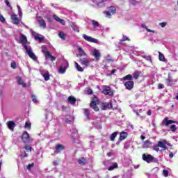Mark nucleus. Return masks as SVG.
<instances>
[{"mask_svg":"<svg viewBox=\"0 0 178 178\" xmlns=\"http://www.w3.org/2000/svg\"><path fill=\"white\" fill-rule=\"evenodd\" d=\"M142 159L147 162V163H151V162H154L155 163H158V159L154 157L151 154H143Z\"/></svg>","mask_w":178,"mask_h":178,"instance_id":"nucleus-1","label":"nucleus"},{"mask_svg":"<svg viewBox=\"0 0 178 178\" xmlns=\"http://www.w3.org/2000/svg\"><path fill=\"white\" fill-rule=\"evenodd\" d=\"M25 51L29 55V58H31V59H32L35 62H37L38 60L37 56H35L34 52H33V49H31V46H25Z\"/></svg>","mask_w":178,"mask_h":178,"instance_id":"nucleus-2","label":"nucleus"},{"mask_svg":"<svg viewBox=\"0 0 178 178\" xmlns=\"http://www.w3.org/2000/svg\"><path fill=\"white\" fill-rule=\"evenodd\" d=\"M103 94L104 95H108V97H113V90L111 88V87L108 86H104L103 87V90H102Z\"/></svg>","mask_w":178,"mask_h":178,"instance_id":"nucleus-3","label":"nucleus"},{"mask_svg":"<svg viewBox=\"0 0 178 178\" xmlns=\"http://www.w3.org/2000/svg\"><path fill=\"white\" fill-rule=\"evenodd\" d=\"M116 13V8L115 6H110L108 8V10L105 12V15L106 17H108V19H111L113 15H115Z\"/></svg>","mask_w":178,"mask_h":178,"instance_id":"nucleus-4","label":"nucleus"},{"mask_svg":"<svg viewBox=\"0 0 178 178\" xmlns=\"http://www.w3.org/2000/svg\"><path fill=\"white\" fill-rule=\"evenodd\" d=\"M97 101H98V98H97V97H92V102L90 104V108H92V109H94L95 112H98V111H99V108L97 106Z\"/></svg>","mask_w":178,"mask_h":178,"instance_id":"nucleus-5","label":"nucleus"},{"mask_svg":"<svg viewBox=\"0 0 178 178\" xmlns=\"http://www.w3.org/2000/svg\"><path fill=\"white\" fill-rule=\"evenodd\" d=\"M82 37L83 39H85L86 41H88V42H93L94 44H98V42H99V40H98V39H95L86 34L82 35Z\"/></svg>","mask_w":178,"mask_h":178,"instance_id":"nucleus-6","label":"nucleus"},{"mask_svg":"<svg viewBox=\"0 0 178 178\" xmlns=\"http://www.w3.org/2000/svg\"><path fill=\"white\" fill-rule=\"evenodd\" d=\"M67 67H69V63L65 60L59 68V73H60V74H65L66 72V69H67Z\"/></svg>","mask_w":178,"mask_h":178,"instance_id":"nucleus-7","label":"nucleus"},{"mask_svg":"<svg viewBox=\"0 0 178 178\" xmlns=\"http://www.w3.org/2000/svg\"><path fill=\"white\" fill-rule=\"evenodd\" d=\"M112 108H113V105L112 104V102H110L109 103L104 102V103H102L101 104L102 111H106L108 109H112Z\"/></svg>","mask_w":178,"mask_h":178,"instance_id":"nucleus-8","label":"nucleus"},{"mask_svg":"<svg viewBox=\"0 0 178 178\" xmlns=\"http://www.w3.org/2000/svg\"><path fill=\"white\" fill-rule=\"evenodd\" d=\"M158 145L160 147V148L163 149L160 150L161 152H162V151H165V149H168V145H169V143H168V141H166V140H163L159 141Z\"/></svg>","mask_w":178,"mask_h":178,"instance_id":"nucleus-9","label":"nucleus"},{"mask_svg":"<svg viewBox=\"0 0 178 178\" xmlns=\"http://www.w3.org/2000/svg\"><path fill=\"white\" fill-rule=\"evenodd\" d=\"M31 33L32 35H34L35 40H38V41H40V42H42V40H44V36H42V35H40V34L35 33L32 29H31Z\"/></svg>","mask_w":178,"mask_h":178,"instance_id":"nucleus-10","label":"nucleus"},{"mask_svg":"<svg viewBox=\"0 0 178 178\" xmlns=\"http://www.w3.org/2000/svg\"><path fill=\"white\" fill-rule=\"evenodd\" d=\"M40 74L42 76V77H44V79L45 80V81H48V80H49V72H48V70H40Z\"/></svg>","mask_w":178,"mask_h":178,"instance_id":"nucleus-11","label":"nucleus"},{"mask_svg":"<svg viewBox=\"0 0 178 178\" xmlns=\"http://www.w3.org/2000/svg\"><path fill=\"white\" fill-rule=\"evenodd\" d=\"M173 123H176V121H173L172 120H169L168 117L165 118L161 122V126H169V124H173Z\"/></svg>","mask_w":178,"mask_h":178,"instance_id":"nucleus-12","label":"nucleus"},{"mask_svg":"<svg viewBox=\"0 0 178 178\" xmlns=\"http://www.w3.org/2000/svg\"><path fill=\"white\" fill-rule=\"evenodd\" d=\"M19 43L22 44L24 49L25 47H27V37H26L24 34H21V35L19 36Z\"/></svg>","mask_w":178,"mask_h":178,"instance_id":"nucleus-13","label":"nucleus"},{"mask_svg":"<svg viewBox=\"0 0 178 178\" xmlns=\"http://www.w3.org/2000/svg\"><path fill=\"white\" fill-rule=\"evenodd\" d=\"M22 140L25 144L30 143V135L27 131L24 132L22 136Z\"/></svg>","mask_w":178,"mask_h":178,"instance_id":"nucleus-14","label":"nucleus"},{"mask_svg":"<svg viewBox=\"0 0 178 178\" xmlns=\"http://www.w3.org/2000/svg\"><path fill=\"white\" fill-rule=\"evenodd\" d=\"M124 86L127 90H133L134 87V81H128L124 83Z\"/></svg>","mask_w":178,"mask_h":178,"instance_id":"nucleus-15","label":"nucleus"},{"mask_svg":"<svg viewBox=\"0 0 178 178\" xmlns=\"http://www.w3.org/2000/svg\"><path fill=\"white\" fill-rule=\"evenodd\" d=\"M16 80L19 86H22L24 88H26V87H27V83H24V81H23V79H22L21 76H17Z\"/></svg>","mask_w":178,"mask_h":178,"instance_id":"nucleus-16","label":"nucleus"},{"mask_svg":"<svg viewBox=\"0 0 178 178\" xmlns=\"http://www.w3.org/2000/svg\"><path fill=\"white\" fill-rule=\"evenodd\" d=\"M38 22L40 27H42V29H47V23H45V20H44V19H42V17H38Z\"/></svg>","mask_w":178,"mask_h":178,"instance_id":"nucleus-17","label":"nucleus"},{"mask_svg":"<svg viewBox=\"0 0 178 178\" xmlns=\"http://www.w3.org/2000/svg\"><path fill=\"white\" fill-rule=\"evenodd\" d=\"M11 20L13 24H19L20 23V20L19 19L16 14H13L11 15Z\"/></svg>","mask_w":178,"mask_h":178,"instance_id":"nucleus-18","label":"nucleus"},{"mask_svg":"<svg viewBox=\"0 0 178 178\" xmlns=\"http://www.w3.org/2000/svg\"><path fill=\"white\" fill-rule=\"evenodd\" d=\"M93 56L96 60H99L101 59V53L97 49L93 50Z\"/></svg>","mask_w":178,"mask_h":178,"instance_id":"nucleus-19","label":"nucleus"},{"mask_svg":"<svg viewBox=\"0 0 178 178\" xmlns=\"http://www.w3.org/2000/svg\"><path fill=\"white\" fill-rule=\"evenodd\" d=\"M77 161L81 166H84V165H87V163H88V160L84 157L79 159Z\"/></svg>","mask_w":178,"mask_h":178,"instance_id":"nucleus-20","label":"nucleus"},{"mask_svg":"<svg viewBox=\"0 0 178 178\" xmlns=\"http://www.w3.org/2000/svg\"><path fill=\"white\" fill-rule=\"evenodd\" d=\"M76 49L79 52V56H80V58H83V56H87V54H86V52H84V50L83 49V48L80 47H77Z\"/></svg>","mask_w":178,"mask_h":178,"instance_id":"nucleus-21","label":"nucleus"},{"mask_svg":"<svg viewBox=\"0 0 178 178\" xmlns=\"http://www.w3.org/2000/svg\"><path fill=\"white\" fill-rule=\"evenodd\" d=\"M65 149V146L63 145H56L55 147V154H59L60 151H63Z\"/></svg>","mask_w":178,"mask_h":178,"instance_id":"nucleus-22","label":"nucleus"},{"mask_svg":"<svg viewBox=\"0 0 178 178\" xmlns=\"http://www.w3.org/2000/svg\"><path fill=\"white\" fill-rule=\"evenodd\" d=\"M7 126L10 130L13 131L15 127H16V123H15L13 121H8L7 122Z\"/></svg>","mask_w":178,"mask_h":178,"instance_id":"nucleus-23","label":"nucleus"},{"mask_svg":"<svg viewBox=\"0 0 178 178\" xmlns=\"http://www.w3.org/2000/svg\"><path fill=\"white\" fill-rule=\"evenodd\" d=\"M80 62H81V64L83 65V66H86V67H87V66H89L90 65V61L86 58H80Z\"/></svg>","mask_w":178,"mask_h":178,"instance_id":"nucleus-24","label":"nucleus"},{"mask_svg":"<svg viewBox=\"0 0 178 178\" xmlns=\"http://www.w3.org/2000/svg\"><path fill=\"white\" fill-rule=\"evenodd\" d=\"M107 0H96V5L98 8H104Z\"/></svg>","mask_w":178,"mask_h":178,"instance_id":"nucleus-25","label":"nucleus"},{"mask_svg":"<svg viewBox=\"0 0 178 178\" xmlns=\"http://www.w3.org/2000/svg\"><path fill=\"white\" fill-rule=\"evenodd\" d=\"M127 136H129L127 132L122 131L120 134V140L123 141V140H126V138H127Z\"/></svg>","mask_w":178,"mask_h":178,"instance_id":"nucleus-26","label":"nucleus"},{"mask_svg":"<svg viewBox=\"0 0 178 178\" xmlns=\"http://www.w3.org/2000/svg\"><path fill=\"white\" fill-rule=\"evenodd\" d=\"M48 58H50V60H51V62H54V60H56V58L55 56L51 55L50 52H47L45 56L46 59H48Z\"/></svg>","mask_w":178,"mask_h":178,"instance_id":"nucleus-27","label":"nucleus"},{"mask_svg":"<svg viewBox=\"0 0 178 178\" xmlns=\"http://www.w3.org/2000/svg\"><path fill=\"white\" fill-rule=\"evenodd\" d=\"M67 101L70 104H71V105H74V104H76V98L73 96H70Z\"/></svg>","mask_w":178,"mask_h":178,"instance_id":"nucleus-28","label":"nucleus"},{"mask_svg":"<svg viewBox=\"0 0 178 178\" xmlns=\"http://www.w3.org/2000/svg\"><path fill=\"white\" fill-rule=\"evenodd\" d=\"M83 113H84L86 119L90 120V111L88 110V108H83Z\"/></svg>","mask_w":178,"mask_h":178,"instance_id":"nucleus-29","label":"nucleus"},{"mask_svg":"<svg viewBox=\"0 0 178 178\" xmlns=\"http://www.w3.org/2000/svg\"><path fill=\"white\" fill-rule=\"evenodd\" d=\"M141 74V72L136 71L132 74V76L135 80H138V77H140V75Z\"/></svg>","mask_w":178,"mask_h":178,"instance_id":"nucleus-30","label":"nucleus"},{"mask_svg":"<svg viewBox=\"0 0 178 178\" xmlns=\"http://www.w3.org/2000/svg\"><path fill=\"white\" fill-rule=\"evenodd\" d=\"M53 17L54 20H56V22H58V23H60L61 24H63V23H65V21L63 19L58 17V16L56 15H54Z\"/></svg>","mask_w":178,"mask_h":178,"instance_id":"nucleus-31","label":"nucleus"},{"mask_svg":"<svg viewBox=\"0 0 178 178\" xmlns=\"http://www.w3.org/2000/svg\"><path fill=\"white\" fill-rule=\"evenodd\" d=\"M141 27H142L143 29H145V30H147V33H156V31L148 29V27H147V26H146L145 24H143L141 25Z\"/></svg>","mask_w":178,"mask_h":178,"instance_id":"nucleus-32","label":"nucleus"},{"mask_svg":"<svg viewBox=\"0 0 178 178\" xmlns=\"http://www.w3.org/2000/svg\"><path fill=\"white\" fill-rule=\"evenodd\" d=\"M122 80H124V81H126V80H128L129 81H131V80H133V75L128 74L125 76L124 78H122Z\"/></svg>","mask_w":178,"mask_h":178,"instance_id":"nucleus-33","label":"nucleus"},{"mask_svg":"<svg viewBox=\"0 0 178 178\" xmlns=\"http://www.w3.org/2000/svg\"><path fill=\"white\" fill-rule=\"evenodd\" d=\"M118 163H114L112 165L109 166L108 170H113L114 169H118Z\"/></svg>","mask_w":178,"mask_h":178,"instance_id":"nucleus-34","label":"nucleus"},{"mask_svg":"<svg viewBox=\"0 0 178 178\" xmlns=\"http://www.w3.org/2000/svg\"><path fill=\"white\" fill-rule=\"evenodd\" d=\"M151 144H152V143H151L149 140L143 142V148H149V145H151Z\"/></svg>","mask_w":178,"mask_h":178,"instance_id":"nucleus-35","label":"nucleus"},{"mask_svg":"<svg viewBox=\"0 0 178 178\" xmlns=\"http://www.w3.org/2000/svg\"><path fill=\"white\" fill-rule=\"evenodd\" d=\"M75 67L78 70V72H83L84 71L83 67H81V66H80V65H79V63H77L76 62H75Z\"/></svg>","mask_w":178,"mask_h":178,"instance_id":"nucleus-36","label":"nucleus"},{"mask_svg":"<svg viewBox=\"0 0 178 178\" xmlns=\"http://www.w3.org/2000/svg\"><path fill=\"white\" fill-rule=\"evenodd\" d=\"M142 56L143 58H144V59L148 60L149 62H150V63H152V58L151 57V56L143 55Z\"/></svg>","mask_w":178,"mask_h":178,"instance_id":"nucleus-37","label":"nucleus"},{"mask_svg":"<svg viewBox=\"0 0 178 178\" xmlns=\"http://www.w3.org/2000/svg\"><path fill=\"white\" fill-rule=\"evenodd\" d=\"M117 136L118 132H113L110 136L111 141H115V138H116Z\"/></svg>","mask_w":178,"mask_h":178,"instance_id":"nucleus-38","label":"nucleus"},{"mask_svg":"<svg viewBox=\"0 0 178 178\" xmlns=\"http://www.w3.org/2000/svg\"><path fill=\"white\" fill-rule=\"evenodd\" d=\"M58 37H60L61 38V40H63V41H65V40H66V34H65V33H63V32H60L58 33Z\"/></svg>","mask_w":178,"mask_h":178,"instance_id":"nucleus-39","label":"nucleus"},{"mask_svg":"<svg viewBox=\"0 0 178 178\" xmlns=\"http://www.w3.org/2000/svg\"><path fill=\"white\" fill-rule=\"evenodd\" d=\"M42 52H43V54H44V56H47V53L49 52L48 51V49H47V46H45V45L42 46Z\"/></svg>","mask_w":178,"mask_h":178,"instance_id":"nucleus-40","label":"nucleus"},{"mask_svg":"<svg viewBox=\"0 0 178 178\" xmlns=\"http://www.w3.org/2000/svg\"><path fill=\"white\" fill-rule=\"evenodd\" d=\"M159 60H161V62H165V56L161 52H159Z\"/></svg>","mask_w":178,"mask_h":178,"instance_id":"nucleus-41","label":"nucleus"},{"mask_svg":"<svg viewBox=\"0 0 178 178\" xmlns=\"http://www.w3.org/2000/svg\"><path fill=\"white\" fill-rule=\"evenodd\" d=\"M92 24L93 27H99V22L95 21V20H92Z\"/></svg>","mask_w":178,"mask_h":178,"instance_id":"nucleus-42","label":"nucleus"},{"mask_svg":"<svg viewBox=\"0 0 178 178\" xmlns=\"http://www.w3.org/2000/svg\"><path fill=\"white\" fill-rule=\"evenodd\" d=\"M123 41H130V38H129L127 36H123L122 40H120V44H123Z\"/></svg>","mask_w":178,"mask_h":178,"instance_id":"nucleus-43","label":"nucleus"},{"mask_svg":"<svg viewBox=\"0 0 178 178\" xmlns=\"http://www.w3.org/2000/svg\"><path fill=\"white\" fill-rule=\"evenodd\" d=\"M129 3L131 5L136 6V5H138V3H140V2L137 1L136 0H129Z\"/></svg>","mask_w":178,"mask_h":178,"instance_id":"nucleus-44","label":"nucleus"},{"mask_svg":"<svg viewBox=\"0 0 178 178\" xmlns=\"http://www.w3.org/2000/svg\"><path fill=\"white\" fill-rule=\"evenodd\" d=\"M17 8L18 9L19 16L22 17L23 16V13L22 12V8H20V6L17 5Z\"/></svg>","mask_w":178,"mask_h":178,"instance_id":"nucleus-45","label":"nucleus"},{"mask_svg":"<svg viewBox=\"0 0 178 178\" xmlns=\"http://www.w3.org/2000/svg\"><path fill=\"white\" fill-rule=\"evenodd\" d=\"M170 129L171 130V131H172L173 133H175V131H176V130H177V127H176V125L172 124L170 127Z\"/></svg>","mask_w":178,"mask_h":178,"instance_id":"nucleus-46","label":"nucleus"},{"mask_svg":"<svg viewBox=\"0 0 178 178\" xmlns=\"http://www.w3.org/2000/svg\"><path fill=\"white\" fill-rule=\"evenodd\" d=\"M31 98H32L33 102H34L35 104H38V100L37 99V97H35V95H33L31 96Z\"/></svg>","mask_w":178,"mask_h":178,"instance_id":"nucleus-47","label":"nucleus"},{"mask_svg":"<svg viewBox=\"0 0 178 178\" xmlns=\"http://www.w3.org/2000/svg\"><path fill=\"white\" fill-rule=\"evenodd\" d=\"M163 175L164 176V177H168V176H169V171H168V170H163Z\"/></svg>","mask_w":178,"mask_h":178,"instance_id":"nucleus-48","label":"nucleus"},{"mask_svg":"<svg viewBox=\"0 0 178 178\" xmlns=\"http://www.w3.org/2000/svg\"><path fill=\"white\" fill-rule=\"evenodd\" d=\"M159 145L157 143V145L153 146L154 151H156V152H159Z\"/></svg>","mask_w":178,"mask_h":178,"instance_id":"nucleus-49","label":"nucleus"},{"mask_svg":"<svg viewBox=\"0 0 178 178\" xmlns=\"http://www.w3.org/2000/svg\"><path fill=\"white\" fill-rule=\"evenodd\" d=\"M116 72H117V70H116V69H113V70L111 72V73H110V74H107L106 76H107L108 77H109V76H111L115 74V73H116Z\"/></svg>","mask_w":178,"mask_h":178,"instance_id":"nucleus-50","label":"nucleus"},{"mask_svg":"<svg viewBox=\"0 0 178 178\" xmlns=\"http://www.w3.org/2000/svg\"><path fill=\"white\" fill-rule=\"evenodd\" d=\"M5 3H6V5L8 7V8H10V10H12V6H10V3H9V0H5Z\"/></svg>","mask_w":178,"mask_h":178,"instance_id":"nucleus-51","label":"nucleus"},{"mask_svg":"<svg viewBox=\"0 0 178 178\" xmlns=\"http://www.w3.org/2000/svg\"><path fill=\"white\" fill-rule=\"evenodd\" d=\"M159 26H161V27H162L163 29L164 27H166V26H168V22L159 23Z\"/></svg>","mask_w":178,"mask_h":178,"instance_id":"nucleus-52","label":"nucleus"},{"mask_svg":"<svg viewBox=\"0 0 178 178\" xmlns=\"http://www.w3.org/2000/svg\"><path fill=\"white\" fill-rule=\"evenodd\" d=\"M11 67H12L13 69H16V67H17V65H16V62L13 61V62L11 63Z\"/></svg>","mask_w":178,"mask_h":178,"instance_id":"nucleus-53","label":"nucleus"},{"mask_svg":"<svg viewBox=\"0 0 178 178\" xmlns=\"http://www.w3.org/2000/svg\"><path fill=\"white\" fill-rule=\"evenodd\" d=\"M33 166H34V163H32L31 164H29L27 165V167H26V169L28 170H31V168H33Z\"/></svg>","mask_w":178,"mask_h":178,"instance_id":"nucleus-54","label":"nucleus"},{"mask_svg":"<svg viewBox=\"0 0 178 178\" xmlns=\"http://www.w3.org/2000/svg\"><path fill=\"white\" fill-rule=\"evenodd\" d=\"M24 127H25V129H30L31 127V124H30L29 122H26Z\"/></svg>","mask_w":178,"mask_h":178,"instance_id":"nucleus-55","label":"nucleus"},{"mask_svg":"<svg viewBox=\"0 0 178 178\" xmlns=\"http://www.w3.org/2000/svg\"><path fill=\"white\" fill-rule=\"evenodd\" d=\"M21 155L22 158H27L29 156V155L27 154V153H26V152H22Z\"/></svg>","mask_w":178,"mask_h":178,"instance_id":"nucleus-56","label":"nucleus"},{"mask_svg":"<svg viewBox=\"0 0 178 178\" xmlns=\"http://www.w3.org/2000/svg\"><path fill=\"white\" fill-rule=\"evenodd\" d=\"M26 151H31L32 147L29 145H26L24 147Z\"/></svg>","mask_w":178,"mask_h":178,"instance_id":"nucleus-57","label":"nucleus"},{"mask_svg":"<svg viewBox=\"0 0 178 178\" xmlns=\"http://www.w3.org/2000/svg\"><path fill=\"white\" fill-rule=\"evenodd\" d=\"M0 22H1V23H5V17H3V15H0Z\"/></svg>","mask_w":178,"mask_h":178,"instance_id":"nucleus-58","label":"nucleus"},{"mask_svg":"<svg viewBox=\"0 0 178 178\" xmlns=\"http://www.w3.org/2000/svg\"><path fill=\"white\" fill-rule=\"evenodd\" d=\"M171 81H173V80H172L170 78H168L167 79V84H168V86H170V82Z\"/></svg>","mask_w":178,"mask_h":178,"instance_id":"nucleus-59","label":"nucleus"},{"mask_svg":"<svg viewBox=\"0 0 178 178\" xmlns=\"http://www.w3.org/2000/svg\"><path fill=\"white\" fill-rule=\"evenodd\" d=\"M87 94H88V95H91V94H92V90L88 89L87 91Z\"/></svg>","mask_w":178,"mask_h":178,"instance_id":"nucleus-60","label":"nucleus"},{"mask_svg":"<svg viewBox=\"0 0 178 178\" xmlns=\"http://www.w3.org/2000/svg\"><path fill=\"white\" fill-rule=\"evenodd\" d=\"M65 123H67V124H70V123H72V120H70L66 118V119H65Z\"/></svg>","mask_w":178,"mask_h":178,"instance_id":"nucleus-61","label":"nucleus"},{"mask_svg":"<svg viewBox=\"0 0 178 178\" xmlns=\"http://www.w3.org/2000/svg\"><path fill=\"white\" fill-rule=\"evenodd\" d=\"M73 30L74 31H77V33H79L80 32V30L79 29V28H76V27H73Z\"/></svg>","mask_w":178,"mask_h":178,"instance_id":"nucleus-62","label":"nucleus"},{"mask_svg":"<svg viewBox=\"0 0 178 178\" xmlns=\"http://www.w3.org/2000/svg\"><path fill=\"white\" fill-rule=\"evenodd\" d=\"M173 156H175V154H173V152H170L169 154V158L172 159Z\"/></svg>","mask_w":178,"mask_h":178,"instance_id":"nucleus-63","label":"nucleus"},{"mask_svg":"<svg viewBox=\"0 0 178 178\" xmlns=\"http://www.w3.org/2000/svg\"><path fill=\"white\" fill-rule=\"evenodd\" d=\"M163 87H165V86H163V84H159V88H160V89L163 88Z\"/></svg>","mask_w":178,"mask_h":178,"instance_id":"nucleus-64","label":"nucleus"}]
</instances>
